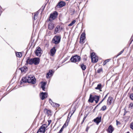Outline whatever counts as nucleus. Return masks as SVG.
<instances>
[{
	"instance_id": "1",
	"label": "nucleus",
	"mask_w": 133,
	"mask_h": 133,
	"mask_svg": "<svg viewBox=\"0 0 133 133\" xmlns=\"http://www.w3.org/2000/svg\"><path fill=\"white\" fill-rule=\"evenodd\" d=\"M28 82L32 84H35L36 83V79L34 76L31 75L27 76Z\"/></svg>"
},
{
	"instance_id": "2",
	"label": "nucleus",
	"mask_w": 133,
	"mask_h": 133,
	"mask_svg": "<svg viewBox=\"0 0 133 133\" xmlns=\"http://www.w3.org/2000/svg\"><path fill=\"white\" fill-rule=\"evenodd\" d=\"M61 39V36L56 35L53 38L52 40V42L55 44H57L59 43Z\"/></svg>"
},
{
	"instance_id": "3",
	"label": "nucleus",
	"mask_w": 133,
	"mask_h": 133,
	"mask_svg": "<svg viewBox=\"0 0 133 133\" xmlns=\"http://www.w3.org/2000/svg\"><path fill=\"white\" fill-rule=\"evenodd\" d=\"M80 60V57L77 55L72 56L70 59V61L73 62H79Z\"/></svg>"
},
{
	"instance_id": "4",
	"label": "nucleus",
	"mask_w": 133,
	"mask_h": 133,
	"mask_svg": "<svg viewBox=\"0 0 133 133\" xmlns=\"http://www.w3.org/2000/svg\"><path fill=\"white\" fill-rule=\"evenodd\" d=\"M58 15V13L57 11H55L52 14H51L49 17V21H51L55 19Z\"/></svg>"
},
{
	"instance_id": "5",
	"label": "nucleus",
	"mask_w": 133,
	"mask_h": 133,
	"mask_svg": "<svg viewBox=\"0 0 133 133\" xmlns=\"http://www.w3.org/2000/svg\"><path fill=\"white\" fill-rule=\"evenodd\" d=\"M45 125V124L42 125L40 127L37 133H44L46 129Z\"/></svg>"
},
{
	"instance_id": "6",
	"label": "nucleus",
	"mask_w": 133,
	"mask_h": 133,
	"mask_svg": "<svg viewBox=\"0 0 133 133\" xmlns=\"http://www.w3.org/2000/svg\"><path fill=\"white\" fill-rule=\"evenodd\" d=\"M42 49L40 47L37 48L35 51V54L37 56L40 57L42 54Z\"/></svg>"
},
{
	"instance_id": "7",
	"label": "nucleus",
	"mask_w": 133,
	"mask_h": 133,
	"mask_svg": "<svg viewBox=\"0 0 133 133\" xmlns=\"http://www.w3.org/2000/svg\"><path fill=\"white\" fill-rule=\"evenodd\" d=\"M57 45H55L50 50V55L51 56H53L55 54L56 50L55 49Z\"/></svg>"
},
{
	"instance_id": "8",
	"label": "nucleus",
	"mask_w": 133,
	"mask_h": 133,
	"mask_svg": "<svg viewBox=\"0 0 133 133\" xmlns=\"http://www.w3.org/2000/svg\"><path fill=\"white\" fill-rule=\"evenodd\" d=\"M48 93L47 92H42L40 93V97L43 100L46 98L48 97Z\"/></svg>"
},
{
	"instance_id": "9",
	"label": "nucleus",
	"mask_w": 133,
	"mask_h": 133,
	"mask_svg": "<svg viewBox=\"0 0 133 133\" xmlns=\"http://www.w3.org/2000/svg\"><path fill=\"white\" fill-rule=\"evenodd\" d=\"M65 4L66 3L64 2L61 1L58 3L56 6L57 8H61L65 6Z\"/></svg>"
},
{
	"instance_id": "10",
	"label": "nucleus",
	"mask_w": 133,
	"mask_h": 133,
	"mask_svg": "<svg viewBox=\"0 0 133 133\" xmlns=\"http://www.w3.org/2000/svg\"><path fill=\"white\" fill-rule=\"evenodd\" d=\"M33 58L30 59L29 57H28L27 60L26 61V63L25 64L26 65H28V64L30 65H32L33 64Z\"/></svg>"
},
{
	"instance_id": "11",
	"label": "nucleus",
	"mask_w": 133,
	"mask_h": 133,
	"mask_svg": "<svg viewBox=\"0 0 133 133\" xmlns=\"http://www.w3.org/2000/svg\"><path fill=\"white\" fill-rule=\"evenodd\" d=\"M33 58V64L35 65H38L40 62V59L39 58L36 57Z\"/></svg>"
},
{
	"instance_id": "12",
	"label": "nucleus",
	"mask_w": 133,
	"mask_h": 133,
	"mask_svg": "<svg viewBox=\"0 0 133 133\" xmlns=\"http://www.w3.org/2000/svg\"><path fill=\"white\" fill-rule=\"evenodd\" d=\"M28 68L26 66H24L23 67L19 68V69L21 70L22 72L25 73L28 70Z\"/></svg>"
},
{
	"instance_id": "13",
	"label": "nucleus",
	"mask_w": 133,
	"mask_h": 133,
	"mask_svg": "<svg viewBox=\"0 0 133 133\" xmlns=\"http://www.w3.org/2000/svg\"><path fill=\"white\" fill-rule=\"evenodd\" d=\"M101 117H97L94 120V122L97 124H99L101 121Z\"/></svg>"
},
{
	"instance_id": "14",
	"label": "nucleus",
	"mask_w": 133,
	"mask_h": 133,
	"mask_svg": "<svg viewBox=\"0 0 133 133\" xmlns=\"http://www.w3.org/2000/svg\"><path fill=\"white\" fill-rule=\"evenodd\" d=\"M54 73V71H53L52 70H50L49 72L47 73L46 75V77L47 78H49L50 77L49 76H52L53 74Z\"/></svg>"
},
{
	"instance_id": "15",
	"label": "nucleus",
	"mask_w": 133,
	"mask_h": 133,
	"mask_svg": "<svg viewBox=\"0 0 133 133\" xmlns=\"http://www.w3.org/2000/svg\"><path fill=\"white\" fill-rule=\"evenodd\" d=\"M114 130V128L111 125H110L107 130L108 132L109 133H112Z\"/></svg>"
},
{
	"instance_id": "16",
	"label": "nucleus",
	"mask_w": 133,
	"mask_h": 133,
	"mask_svg": "<svg viewBox=\"0 0 133 133\" xmlns=\"http://www.w3.org/2000/svg\"><path fill=\"white\" fill-rule=\"evenodd\" d=\"M94 100V96H92L91 94H90L89 98L88 100V102L91 103H92Z\"/></svg>"
},
{
	"instance_id": "17",
	"label": "nucleus",
	"mask_w": 133,
	"mask_h": 133,
	"mask_svg": "<svg viewBox=\"0 0 133 133\" xmlns=\"http://www.w3.org/2000/svg\"><path fill=\"white\" fill-rule=\"evenodd\" d=\"M91 61L93 63H96L97 62L98 60V57L97 56H95L94 57L92 58Z\"/></svg>"
},
{
	"instance_id": "18",
	"label": "nucleus",
	"mask_w": 133,
	"mask_h": 133,
	"mask_svg": "<svg viewBox=\"0 0 133 133\" xmlns=\"http://www.w3.org/2000/svg\"><path fill=\"white\" fill-rule=\"evenodd\" d=\"M112 99L113 98L112 97L110 96L109 97L107 101V104L108 105H110L111 104Z\"/></svg>"
},
{
	"instance_id": "19",
	"label": "nucleus",
	"mask_w": 133,
	"mask_h": 133,
	"mask_svg": "<svg viewBox=\"0 0 133 133\" xmlns=\"http://www.w3.org/2000/svg\"><path fill=\"white\" fill-rule=\"evenodd\" d=\"M94 100L96 103H97L99 100L100 96H98L95 95L94 96Z\"/></svg>"
},
{
	"instance_id": "20",
	"label": "nucleus",
	"mask_w": 133,
	"mask_h": 133,
	"mask_svg": "<svg viewBox=\"0 0 133 133\" xmlns=\"http://www.w3.org/2000/svg\"><path fill=\"white\" fill-rule=\"evenodd\" d=\"M54 24L50 22L48 25V28L49 29L52 30L54 28Z\"/></svg>"
},
{
	"instance_id": "21",
	"label": "nucleus",
	"mask_w": 133,
	"mask_h": 133,
	"mask_svg": "<svg viewBox=\"0 0 133 133\" xmlns=\"http://www.w3.org/2000/svg\"><path fill=\"white\" fill-rule=\"evenodd\" d=\"M28 77L27 76H26V77H24L21 80V82H28Z\"/></svg>"
},
{
	"instance_id": "22",
	"label": "nucleus",
	"mask_w": 133,
	"mask_h": 133,
	"mask_svg": "<svg viewBox=\"0 0 133 133\" xmlns=\"http://www.w3.org/2000/svg\"><path fill=\"white\" fill-rule=\"evenodd\" d=\"M60 27L59 25H57L55 28L54 31V33L55 34H56L58 31L59 29H60Z\"/></svg>"
},
{
	"instance_id": "23",
	"label": "nucleus",
	"mask_w": 133,
	"mask_h": 133,
	"mask_svg": "<svg viewBox=\"0 0 133 133\" xmlns=\"http://www.w3.org/2000/svg\"><path fill=\"white\" fill-rule=\"evenodd\" d=\"M80 66L81 68L83 70H84L86 69V66L84 65L83 64H81L80 65Z\"/></svg>"
},
{
	"instance_id": "24",
	"label": "nucleus",
	"mask_w": 133,
	"mask_h": 133,
	"mask_svg": "<svg viewBox=\"0 0 133 133\" xmlns=\"http://www.w3.org/2000/svg\"><path fill=\"white\" fill-rule=\"evenodd\" d=\"M80 38L85 40V32H83L81 35Z\"/></svg>"
},
{
	"instance_id": "25",
	"label": "nucleus",
	"mask_w": 133,
	"mask_h": 133,
	"mask_svg": "<svg viewBox=\"0 0 133 133\" xmlns=\"http://www.w3.org/2000/svg\"><path fill=\"white\" fill-rule=\"evenodd\" d=\"M38 13L37 12H36L34 14L33 19L35 20L37 19L38 17Z\"/></svg>"
},
{
	"instance_id": "26",
	"label": "nucleus",
	"mask_w": 133,
	"mask_h": 133,
	"mask_svg": "<svg viewBox=\"0 0 133 133\" xmlns=\"http://www.w3.org/2000/svg\"><path fill=\"white\" fill-rule=\"evenodd\" d=\"M16 54V56L18 57H21L22 56V54L21 52H17Z\"/></svg>"
},
{
	"instance_id": "27",
	"label": "nucleus",
	"mask_w": 133,
	"mask_h": 133,
	"mask_svg": "<svg viewBox=\"0 0 133 133\" xmlns=\"http://www.w3.org/2000/svg\"><path fill=\"white\" fill-rule=\"evenodd\" d=\"M102 85L101 84H98L97 87L95 88V89H98L100 90L102 88Z\"/></svg>"
},
{
	"instance_id": "28",
	"label": "nucleus",
	"mask_w": 133,
	"mask_h": 133,
	"mask_svg": "<svg viewBox=\"0 0 133 133\" xmlns=\"http://www.w3.org/2000/svg\"><path fill=\"white\" fill-rule=\"evenodd\" d=\"M76 22V21L75 20H73L72 21L71 23H70L69 25L68 26H72L73 24H74Z\"/></svg>"
},
{
	"instance_id": "29",
	"label": "nucleus",
	"mask_w": 133,
	"mask_h": 133,
	"mask_svg": "<svg viewBox=\"0 0 133 133\" xmlns=\"http://www.w3.org/2000/svg\"><path fill=\"white\" fill-rule=\"evenodd\" d=\"M46 82H43L42 83V84L41 86V88H45V85L46 84Z\"/></svg>"
},
{
	"instance_id": "30",
	"label": "nucleus",
	"mask_w": 133,
	"mask_h": 133,
	"mask_svg": "<svg viewBox=\"0 0 133 133\" xmlns=\"http://www.w3.org/2000/svg\"><path fill=\"white\" fill-rule=\"evenodd\" d=\"M106 109H107L106 106L105 105H104L101 108V110H102V111H104L105 110H106Z\"/></svg>"
},
{
	"instance_id": "31",
	"label": "nucleus",
	"mask_w": 133,
	"mask_h": 133,
	"mask_svg": "<svg viewBox=\"0 0 133 133\" xmlns=\"http://www.w3.org/2000/svg\"><path fill=\"white\" fill-rule=\"evenodd\" d=\"M109 93H108L102 99V100H101V101L99 102L101 104L102 103V102L105 100V99L106 98V97L108 96V95L109 94Z\"/></svg>"
},
{
	"instance_id": "32",
	"label": "nucleus",
	"mask_w": 133,
	"mask_h": 133,
	"mask_svg": "<svg viewBox=\"0 0 133 133\" xmlns=\"http://www.w3.org/2000/svg\"><path fill=\"white\" fill-rule=\"evenodd\" d=\"M124 50V49H123V50H122L119 53L117 56H116V57H117L118 56L120 55L123 52Z\"/></svg>"
},
{
	"instance_id": "33",
	"label": "nucleus",
	"mask_w": 133,
	"mask_h": 133,
	"mask_svg": "<svg viewBox=\"0 0 133 133\" xmlns=\"http://www.w3.org/2000/svg\"><path fill=\"white\" fill-rule=\"evenodd\" d=\"M95 56H96L95 55V53L94 52H92L91 53V59H92V58H93Z\"/></svg>"
},
{
	"instance_id": "34",
	"label": "nucleus",
	"mask_w": 133,
	"mask_h": 133,
	"mask_svg": "<svg viewBox=\"0 0 133 133\" xmlns=\"http://www.w3.org/2000/svg\"><path fill=\"white\" fill-rule=\"evenodd\" d=\"M130 98L131 100L133 101V93L130 94Z\"/></svg>"
},
{
	"instance_id": "35",
	"label": "nucleus",
	"mask_w": 133,
	"mask_h": 133,
	"mask_svg": "<svg viewBox=\"0 0 133 133\" xmlns=\"http://www.w3.org/2000/svg\"><path fill=\"white\" fill-rule=\"evenodd\" d=\"M130 128L133 130V122H132L130 123Z\"/></svg>"
},
{
	"instance_id": "36",
	"label": "nucleus",
	"mask_w": 133,
	"mask_h": 133,
	"mask_svg": "<svg viewBox=\"0 0 133 133\" xmlns=\"http://www.w3.org/2000/svg\"><path fill=\"white\" fill-rule=\"evenodd\" d=\"M102 71V68L98 69L97 70V72L99 73Z\"/></svg>"
},
{
	"instance_id": "37",
	"label": "nucleus",
	"mask_w": 133,
	"mask_h": 133,
	"mask_svg": "<svg viewBox=\"0 0 133 133\" xmlns=\"http://www.w3.org/2000/svg\"><path fill=\"white\" fill-rule=\"evenodd\" d=\"M84 40H83V39L80 38V41H79V43H81L82 44H83L84 43V42L83 41Z\"/></svg>"
},
{
	"instance_id": "38",
	"label": "nucleus",
	"mask_w": 133,
	"mask_h": 133,
	"mask_svg": "<svg viewBox=\"0 0 133 133\" xmlns=\"http://www.w3.org/2000/svg\"><path fill=\"white\" fill-rule=\"evenodd\" d=\"M133 107V103H131L129 105V107L131 108V109H132Z\"/></svg>"
},
{
	"instance_id": "39",
	"label": "nucleus",
	"mask_w": 133,
	"mask_h": 133,
	"mask_svg": "<svg viewBox=\"0 0 133 133\" xmlns=\"http://www.w3.org/2000/svg\"><path fill=\"white\" fill-rule=\"evenodd\" d=\"M64 128L63 127H62L59 132L60 133H61L62 131Z\"/></svg>"
},
{
	"instance_id": "40",
	"label": "nucleus",
	"mask_w": 133,
	"mask_h": 133,
	"mask_svg": "<svg viewBox=\"0 0 133 133\" xmlns=\"http://www.w3.org/2000/svg\"><path fill=\"white\" fill-rule=\"evenodd\" d=\"M59 104H57L55 103V107H57L59 106Z\"/></svg>"
},
{
	"instance_id": "41",
	"label": "nucleus",
	"mask_w": 133,
	"mask_h": 133,
	"mask_svg": "<svg viewBox=\"0 0 133 133\" xmlns=\"http://www.w3.org/2000/svg\"><path fill=\"white\" fill-rule=\"evenodd\" d=\"M50 103L51 104L53 103L54 102L52 101L50 98L49 99Z\"/></svg>"
},
{
	"instance_id": "42",
	"label": "nucleus",
	"mask_w": 133,
	"mask_h": 133,
	"mask_svg": "<svg viewBox=\"0 0 133 133\" xmlns=\"http://www.w3.org/2000/svg\"><path fill=\"white\" fill-rule=\"evenodd\" d=\"M116 125H120L121 124V123L119 122L117 120H116Z\"/></svg>"
},
{
	"instance_id": "43",
	"label": "nucleus",
	"mask_w": 133,
	"mask_h": 133,
	"mask_svg": "<svg viewBox=\"0 0 133 133\" xmlns=\"http://www.w3.org/2000/svg\"><path fill=\"white\" fill-rule=\"evenodd\" d=\"M89 127L88 126H87V128H86V129L85 130L87 132H88V129H89Z\"/></svg>"
},
{
	"instance_id": "44",
	"label": "nucleus",
	"mask_w": 133,
	"mask_h": 133,
	"mask_svg": "<svg viewBox=\"0 0 133 133\" xmlns=\"http://www.w3.org/2000/svg\"><path fill=\"white\" fill-rule=\"evenodd\" d=\"M68 125V124H66V123H65L63 126L62 127H63L64 128L66 127Z\"/></svg>"
},
{
	"instance_id": "45",
	"label": "nucleus",
	"mask_w": 133,
	"mask_h": 133,
	"mask_svg": "<svg viewBox=\"0 0 133 133\" xmlns=\"http://www.w3.org/2000/svg\"><path fill=\"white\" fill-rule=\"evenodd\" d=\"M51 105L53 107H55V103L54 102L53 103L51 104Z\"/></svg>"
},
{
	"instance_id": "46",
	"label": "nucleus",
	"mask_w": 133,
	"mask_h": 133,
	"mask_svg": "<svg viewBox=\"0 0 133 133\" xmlns=\"http://www.w3.org/2000/svg\"><path fill=\"white\" fill-rule=\"evenodd\" d=\"M48 125H49L50 124L51 122V120H49L48 121Z\"/></svg>"
},
{
	"instance_id": "47",
	"label": "nucleus",
	"mask_w": 133,
	"mask_h": 133,
	"mask_svg": "<svg viewBox=\"0 0 133 133\" xmlns=\"http://www.w3.org/2000/svg\"><path fill=\"white\" fill-rule=\"evenodd\" d=\"M109 61V59H107V60H106L105 61V62H106V63H107V62Z\"/></svg>"
},
{
	"instance_id": "48",
	"label": "nucleus",
	"mask_w": 133,
	"mask_h": 133,
	"mask_svg": "<svg viewBox=\"0 0 133 133\" xmlns=\"http://www.w3.org/2000/svg\"><path fill=\"white\" fill-rule=\"evenodd\" d=\"M86 116H84L83 118V120L84 121V120H85L86 118Z\"/></svg>"
},
{
	"instance_id": "49",
	"label": "nucleus",
	"mask_w": 133,
	"mask_h": 133,
	"mask_svg": "<svg viewBox=\"0 0 133 133\" xmlns=\"http://www.w3.org/2000/svg\"><path fill=\"white\" fill-rule=\"evenodd\" d=\"M101 103H99L97 105V106L96 107V108L98 107L99 105H100L101 104Z\"/></svg>"
},
{
	"instance_id": "50",
	"label": "nucleus",
	"mask_w": 133,
	"mask_h": 133,
	"mask_svg": "<svg viewBox=\"0 0 133 133\" xmlns=\"http://www.w3.org/2000/svg\"><path fill=\"white\" fill-rule=\"evenodd\" d=\"M101 103H99L97 105V106L96 107V108L98 107L99 105H100L101 104Z\"/></svg>"
},
{
	"instance_id": "51",
	"label": "nucleus",
	"mask_w": 133,
	"mask_h": 133,
	"mask_svg": "<svg viewBox=\"0 0 133 133\" xmlns=\"http://www.w3.org/2000/svg\"><path fill=\"white\" fill-rule=\"evenodd\" d=\"M101 103H99L97 105V106L96 107V108L98 107L99 105H100L101 104Z\"/></svg>"
},
{
	"instance_id": "52",
	"label": "nucleus",
	"mask_w": 133,
	"mask_h": 133,
	"mask_svg": "<svg viewBox=\"0 0 133 133\" xmlns=\"http://www.w3.org/2000/svg\"><path fill=\"white\" fill-rule=\"evenodd\" d=\"M101 103H99L97 105V106L96 107V108L98 107L99 105H100L101 104Z\"/></svg>"
},
{
	"instance_id": "53",
	"label": "nucleus",
	"mask_w": 133,
	"mask_h": 133,
	"mask_svg": "<svg viewBox=\"0 0 133 133\" xmlns=\"http://www.w3.org/2000/svg\"><path fill=\"white\" fill-rule=\"evenodd\" d=\"M106 62L105 61H104L103 63V65H104L106 64Z\"/></svg>"
},
{
	"instance_id": "54",
	"label": "nucleus",
	"mask_w": 133,
	"mask_h": 133,
	"mask_svg": "<svg viewBox=\"0 0 133 133\" xmlns=\"http://www.w3.org/2000/svg\"><path fill=\"white\" fill-rule=\"evenodd\" d=\"M84 121L83 120H82V122L81 123V124H83Z\"/></svg>"
},
{
	"instance_id": "55",
	"label": "nucleus",
	"mask_w": 133,
	"mask_h": 133,
	"mask_svg": "<svg viewBox=\"0 0 133 133\" xmlns=\"http://www.w3.org/2000/svg\"><path fill=\"white\" fill-rule=\"evenodd\" d=\"M43 90V91H45V88H42Z\"/></svg>"
},
{
	"instance_id": "56",
	"label": "nucleus",
	"mask_w": 133,
	"mask_h": 133,
	"mask_svg": "<svg viewBox=\"0 0 133 133\" xmlns=\"http://www.w3.org/2000/svg\"><path fill=\"white\" fill-rule=\"evenodd\" d=\"M127 112L126 111L124 113L123 115L124 116L126 114Z\"/></svg>"
},
{
	"instance_id": "57",
	"label": "nucleus",
	"mask_w": 133,
	"mask_h": 133,
	"mask_svg": "<svg viewBox=\"0 0 133 133\" xmlns=\"http://www.w3.org/2000/svg\"><path fill=\"white\" fill-rule=\"evenodd\" d=\"M129 133V131H128L127 133Z\"/></svg>"
},
{
	"instance_id": "58",
	"label": "nucleus",
	"mask_w": 133,
	"mask_h": 133,
	"mask_svg": "<svg viewBox=\"0 0 133 133\" xmlns=\"http://www.w3.org/2000/svg\"><path fill=\"white\" fill-rule=\"evenodd\" d=\"M132 37H131V38H130V40H131V39H132Z\"/></svg>"
},
{
	"instance_id": "59",
	"label": "nucleus",
	"mask_w": 133,
	"mask_h": 133,
	"mask_svg": "<svg viewBox=\"0 0 133 133\" xmlns=\"http://www.w3.org/2000/svg\"><path fill=\"white\" fill-rule=\"evenodd\" d=\"M96 107H95V108H94V109H95L96 108Z\"/></svg>"
},
{
	"instance_id": "60",
	"label": "nucleus",
	"mask_w": 133,
	"mask_h": 133,
	"mask_svg": "<svg viewBox=\"0 0 133 133\" xmlns=\"http://www.w3.org/2000/svg\"><path fill=\"white\" fill-rule=\"evenodd\" d=\"M74 112V111L73 112V113L71 114V116L73 114V113Z\"/></svg>"
},
{
	"instance_id": "61",
	"label": "nucleus",
	"mask_w": 133,
	"mask_h": 133,
	"mask_svg": "<svg viewBox=\"0 0 133 133\" xmlns=\"http://www.w3.org/2000/svg\"><path fill=\"white\" fill-rule=\"evenodd\" d=\"M31 45H32V43L31 44Z\"/></svg>"
},
{
	"instance_id": "62",
	"label": "nucleus",
	"mask_w": 133,
	"mask_h": 133,
	"mask_svg": "<svg viewBox=\"0 0 133 133\" xmlns=\"http://www.w3.org/2000/svg\"><path fill=\"white\" fill-rule=\"evenodd\" d=\"M31 45H32V43L31 44Z\"/></svg>"
},
{
	"instance_id": "63",
	"label": "nucleus",
	"mask_w": 133,
	"mask_h": 133,
	"mask_svg": "<svg viewBox=\"0 0 133 133\" xmlns=\"http://www.w3.org/2000/svg\"><path fill=\"white\" fill-rule=\"evenodd\" d=\"M0 133H2V132H1L0 131Z\"/></svg>"
},
{
	"instance_id": "64",
	"label": "nucleus",
	"mask_w": 133,
	"mask_h": 133,
	"mask_svg": "<svg viewBox=\"0 0 133 133\" xmlns=\"http://www.w3.org/2000/svg\"><path fill=\"white\" fill-rule=\"evenodd\" d=\"M38 133H41V132H38Z\"/></svg>"
}]
</instances>
